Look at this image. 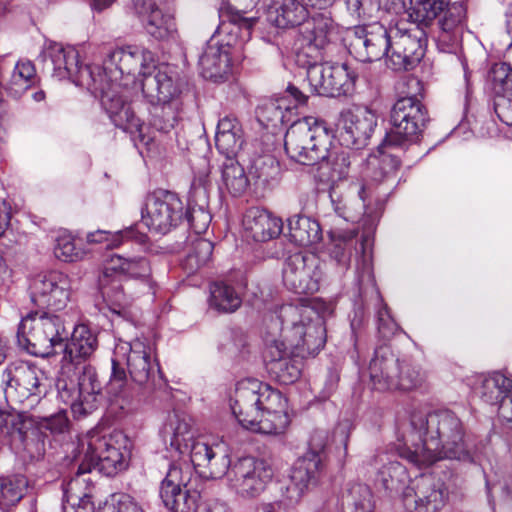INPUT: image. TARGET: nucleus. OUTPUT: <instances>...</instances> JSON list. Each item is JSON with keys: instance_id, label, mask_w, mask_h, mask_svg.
<instances>
[{"instance_id": "0e129e2a", "label": "nucleus", "mask_w": 512, "mask_h": 512, "mask_svg": "<svg viewBox=\"0 0 512 512\" xmlns=\"http://www.w3.org/2000/svg\"><path fill=\"white\" fill-rule=\"evenodd\" d=\"M378 330L384 338H389L398 330V325L391 317L387 306L378 311Z\"/></svg>"}, {"instance_id": "2f4dec72", "label": "nucleus", "mask_w": 512, "mask_h": 512, "mask_svg": "<svg viewBox=\"0 0 512 512\" xmlns=\"http://www.w3.org/2000/svg\"><path fill=\"white\" fill-rule=\"evenodd\" d=\"M112 369L105 393L110 408L115 412L126 413L132 410L134 396L124 368L111 359Z\"/></svg>"}, {"instance_id": "a878e982", "label": "nucleus", "mask_w": 512, "mask_h": 512, "mask_svg": "<svg viewBox=\"0 0 512 512\" xmlns=\"http://www.w3.org/2000/svg\"><path fill=\"white\" fill-rule=\"evenodd\" d=\"M376 126L377 116L373 111L367 108L347 110L340 115L337 137L342 146L362 149L368 145Z\"/></svg>"}, {"instance_id": "4be33fe9", "label": "nucleus", "mask_w": 512, "mask_h": 512, "mask_svg": "<svg viewBox=\"0 0 512 512\" xmlns=\"http://www.w3.org/2000/svg\"><path fill=\"white\" fill-rule=\"evenodd\" d=\"M72 279L58 270H51L37 275L31 282L32 302L39 307L55 311L63 310L71 301Z\"/></svg>"}, {"instance_id": "2eb2a0df", "label": "nucleus", "mask_w": 512, "mask_h": 512, "mask_svg": "<svg viewBox=\"0 0 512 512\" xmlns=\"http://www.w3.org/2000/svg\"><path fill=\"white\" fill-rule=\"evenodd\" d=\"M40 58L44 66L52 71V76L58 80H71L90 91L100 83L95 76V68L81 65L79 53L74 47H64L60 43L50 42L43 48Z\"/></svg>"}, {"instance_id": "4c0bfd02", "label": "nucleus", "mask_w": 512, "mask_h": 512, "mask_svg": "<svg viewBox=\"0 0 512 512\" xmlns=\"http://www.w3.org/2000/svg\"><path fill=\"white\" fill-rule=\"evenodd\" d=\"M380 462L376 483L389 492H399L409 479L406 468L398 461L391 460L387 454H382L375 459V465Z\"/></svg>"}, {"instance_id": "20e7f679", "label": "nucleus", "mask_w": 512, "mask_h": 512, "mask_svg": "<svg viewBox=\"0 0 512 512\" xmlns=\"http://www.w3.org/2000/svg\"><path fill=\"white\" fill-rule=\"evenodd\" d=\"M411 432L400 456L422 469L441 459L474 462L460 418L450 410L413 411Z\"/></svg>"}, {"instance_id": "423d86ee", "label": "nucleus", "mask_w": 512, "mask_h": 512, "mask_svg": "<svg viewBox=\"0 0 512 512\" xmlns=\"http://www.w3.org/2000/svg\"><path fill=\"white\" fill-rule=\"evenodd\" d=\"M160 435L163 442L183 458L188 457L193 468H208V476L221 478L230 466V457L223 443L208 445L194 437L188 420L177 413L168 416ZM205 476L207 474L203 472Z\"/></svg>"}, {"instance_id": "7ed1b4c3", "label": "nucleus", "mask_w": 512, "mask_h": 512, "mask_svg": "<svg viewBox=\"0 0 512 512\" xmlns=\"http://www.w3.org/2000/svg\"><path fill=\"white\" fill-rule=\"evenodd\" d=\"M337 215L347 221H359L362 236L359 248L355 230L329 232V256L335 262L338 273L348 270L353 253L356 255V275L360 287L374 285L372 254L370 247L377 222L384 208V200L378 194H328Z\"/></svg>"}, {"instance_id": "5fc2aeb1", "label": "nucleus", "mask_w": 512, "mask_h": 512, "mask_svg": "<svg viewBox=\"0 0 512 512\" xmlns=\"http://www.w3.org/2000/svg\"><path fill=\"white\" fill-rule=\"evenodd\" d=\"M449 2L450 0H419L411 17L415 22L427 26L448 7Z\"/></svg>"}, {"instance_id": "a211bd4d", "label": "nucleus", "mask_w": 512, "mask_h": 512, "mask_svg": "<svg viewBox=\"0 0 512 512\" xmlns=\"http://www.w3.org/2000/svg\"><path fill=\"white\" fill-rule=\"evenodd\" d=\"M332 20L324 15L309 19L300 28L297 41L295 62L305 68L307 73L315 66L324 65L322 61L328 57L331 49Z\"/></svg>"}, {"instance_id": "0eeeda50", "label": "nucleus", "mask_w": 512, "mask_h": 512, "mask_svg": "<svg viewBox=\"0 0 512 512\" xmlns=\"http://www.w3.org/2000/svg\"><path fill=\"white\" fill-rule=\"evenodd\" d=\"M403 85L406 95L399 98L390 113L391 130L386 134L381 147H405L415 143L429 120L428 111L418 97L422 91L421 81L409 76Z\"/></svg>"}, {"instance_id": "338daca9", "label": "nucleus", "mask_w": 512, "mask_h": 512, "mask_svg": "<svg viewBox=\"0 0 512 512\" xmlns=\"http://www.w3.org/2000/svg\"><path fill=\"white\" fill-rule=\"evenodd\" d=\"M498 416L502 424L512 429V392L509 393L498 405Z\"/></svg>"}, {"instance_id": "a19ab883", "label": "nucleus", "mask_w": 512, "mask_h": 512, "mask_svg": "<svg viewBox=\"0 0 512 512\" xmlns=\"http://www.w3.org/2000/svg\"><path fill=\"white\" fill-rule=\"evenodd\" d=\"M308 12L303 4L297 0H282L281 3L269 11V18L279 28L300 26L308 21Z\"/></svg>"}, {"instance_id": "bf43d9fd", "label": "nucleus", "mask_w": 512, "mask_h": 512, "mask_svg": "<svg viewBox=\"0 0 512 512\" xmlns=\"http://www.w3.org/2000/svg\"><path fill=\"white\" fill-rule=\"evenodd\" d=\"M97 512H143V510L130 495L116 493L111 495Z\"/></svg>"}, {"instance_id": "c85d7f7f", "label": "nucleus", "mask_w": 512, "mask_h": 512, "mask_svg": "<svg viewBox=\"0 0 512 512\" xmlns=\"http://www.w3.org/2000/svg\"><path fill=\"white\" fill-rule=\"evenodd\" d=\"M144 98L150 104L181 102V84L176 73L168 67L155 68L141 80Z\"/></svg>"}, {"instance_id": "13d9d810", "label": "nucleus", "mask_w": 512, "mask_h": 512, "mask_svg": "<svg viewBox=\"0 0 512 512\" xmlns=\"http://www.w3.org/2000/svg\"><path fill=\"white\" fill-rule=\"evenodd\" d=\"M54 254L63 262H74L81 257V252L76 248L73 237L65 231L56 238Z\"/></svg>"}, {"instance_id": "09e8293b", "label": "nucleus", "mask_w": 512, "mask_h": 512, "mask_svg": "<svg viewBox=\"0 0 512 512\" xmlns=\"http://www.w3.org/2000/svg\"><path fill=\"white\" fill-rule=\"evenodd\" d=\"M29 480L23 475L0 478V505L12 506L26 494Z\"/></svg>"}, {"instance_id": "f03ea898", "label": "nucleus", "mask_w": 512, "mask_h": 512, "mask_svg": "<svg viewBox=\"0 0 512 512\" xmlns=\"http://www.w3.org/2000/svg\"><path fill=\"white\" fill-rule=\"evenodd\" d=\"M264 341L269 373L281 384H292L300 378L303 359L325 345L324 319L308 305H283L267 325Z\"/></svg>"}, {"instance_id": "a18cd8bd", "label": "nucleus", "mask_w": 512, "mask_h": 512, "mask_svg": "<svg viewBox=\"0 0 512 512\" xmlns=\"http://www.w3.org/2000/svg\"><path fill=\"white\" fill-rule=\"evenodd\" d=\"M213 243L207 239L196 238L188 246L187 254L182 261L183 268L192 274L206 265L213 253Z\"/></svg>"}, {"instance_id": "393cba45", "label": "nucleus", "mask_w": 512, "mask_h": 512, "mask_svg": "<svg viewBox=\"0 0 512 512\" xmlns=\"http://www.w3.org/2000/svg\"><path fill=\"white\" fill-rule=\"evenodd\" d=\"M355 74L347 64H329L315 66L307 73L312 93L320 96L339 97L351 93Z\"/></svg>"}, {"instance_id": "37998d69", "label": "nucleus", "mask_w": 512, "mask_h": 512, "mask_svg": "<svg viewBox=\"0 0 512 512\" xmlns=\"http://www.w3.org/2000/svg\"><path fill=\"white\" fill-rule=\"evenodd\" d=\"M494 73V80L501 83L504 92L495 98V112L503 123L512 126V73H506L505 65H501Z\"/></svg>"}, {"instance_id": "4468645a", "label": "nucleus", "mask_w": 512, "mask_h": 512, "mask_svg": "<svg viewBox=\"0 0 512 512\" xmlns=\"http://www.w3.org/2000/svg\"><path fill=\"white\" fill-rule=\"evenodd\" d=\"M273 475V468L267 461L252 456L230 462L224 474L229 489L245 500L258 498L272 481Z\"/></svg>"}, {"instance_id": "69168bd1", "label": "nucleus", "mask_w": 512, "mask_h": 512, "mask_svg": "<svg viewBox=\"0 0 512 512\" xmlns=\"http://www.w3.org/2000/svg\"><path fill=\"white\" fill-rule=\"evenodd\" d=\"M352 7L358 17L363 20L372 18L378 11V5L374 0H355Z\"/></svg>"}, {"instance_id": "ea45409f", "label": "nucleus", "mask_w": 512, "mask_h": 512, "mask_svg": "<svg viewBox=\"0 0 512 512\" xmlns=\"http://www.w3.org/2000/svg\"><path fill=\"white\" fill-rule=\"evenodd\" d=\"M288 228L291 241L299 246L314 245L322 239L320 224L307 216H292L288 219Z\"/></svg>"}, {"instance_id": "680f3d73", "label": "nucleus", "mask_w": 512, "mask_h": 512, "mask_svg": "<svg viewBox=\"0 0 512 512\" xmlns=\"http://www.w3.org/2000/svg\"><path fill=\"white\" fill-rule=\"evenodd\" d=\"M39 427L50 431L52 434L65 433L69 429V419L66 411L61 410L54 415L41 419Z\"/></svg>"}, {"instance_id": "bb28decb", "label": "nucleus", "mask_w": 512, "mask_h": 512, "mask_svg": "<svg viewBox=\"0 0 512 512\" xmlns=\"http://www.w3.org/2000/svg\"><path fill=\"white\" fill-rule=\"evenodd\" d=\"M379 22L357 27L350 41V50L362 62H372L387 57L391 42V26Z\"/></svg>"}, {"instance_id": "cd10ccee", "label": "nucleus", "mask_w": 512, "mask_h": 512, "mask_svg": "<svg viewBox=\"0 0 512 512\" xmlns=\"http://www.w3.org/2000/svg\"><path fill=\"white\" fill-rule=\"evenodd\" d=\"M92 92L100 93L101 104L115 126L131 134L141 132V120L126 102L123 89H112L109 83L106 87L103 83V76L100 75V83Z\"/></svg>"}, {"instance_id": "e433bc0d", "label": "nucleus", "mask_w": 512, "mask_h": 512, "mask_svg": "<svg viewBox=\"0 0 512 512\" xmlns=\"http://www.w3.org/2000/svg\"><path fill=\"white\" fill-rule=\"evenodd\" d=\"M199 65L204 78L221 81L230 71L228 51L217 43H209L199 58Z\"/></svg>"}, {"instance_id": "5701e85b", "label": "nucleus", "mask_w": 512, "mask_h": 512, "mask_svg": "<svg viewBox=\"0 0 512 512\" xmlns=\"http://www.w3.org/2000/svg\"><path fill=\"white\" fill-rule=\"evenodd\" d=\"M183 209L178 194H149L142 210V221L152 233L165 235L182 220Z\"/></svg>"}, {"instance_id": "9b49d317", "label": "nucleus", "mask_w": 512, "mask_h": 512, "mask_svg": "<svg viewBox=\"0 0 512 512\" xmlns=\"http://www.w3.org/2000/svg\"><path fill=\"white\" fill-rule=\"evenodd\" d=\"M370 380L379 391L416 389L424 382L421 370L406 361H399L388 347L375 350L369 364Z\"/></svg>"}, {"instance_id": "603ef678", "label": "nucleus", "mask_w": 512, "mask_h": 512, "mask_svg": "<svg viewBox=\"0 0 512 512\" xmlns=\"http://www.w3.org/2000/svg\"><path fill=\"white\" fill-rule=\"evenodd\" d=\"M509 465L511 469L509 476H507L508 471L506 467L495 471L493 475H486V488L490 504H492L495 497L507 499L512 494L507 479L509 478L512 481V451L509 456Z\"/></svg>"}, {"instance_id": "1a4fd4ad", "label": "nucleus", "mask_w": 512, "mask_h": 512, "mask_svg": "<svg viewBox=\"0 0 512 512\" xmlns=\"http://www.w3.org/2000/svg\"><path fill=\"white\" fill-rule=\"evenodd\" d=\"M331 136L323 122L308 116L294 122L285 134L284 148L294 161L311 165L325 157Z\"/></svg>"}, {"instance_id": "c9c22d12", "label": "nucleus", "mask_w": 512, "mask_h": 512, "mask_svg": "<svg viewBox=\"0 0 512 512\" xmlns=\"http://www.w3.org/2000/svg\"><path fill=\"white\" fill-rule=\"evenodd\" d=\"M474 391L485 403L497 406L512 392V379L501 372L479 375L475 379Z\"/></svg>"}, {"instance_id": "412c9836", "label": "nucleus", "mask_w": 512, "mask_h": 512, "mask_svg": "<svg viewBox=\"0 0 512 512\" xmlns=\"http://www.w3.org/2000/svg\"><path fill=\"white\" fill-rule=\"evenodd\" d=\"M193 469L184 459V467L173 463L161 483L160 497L172 512H195L198 506L196 491L186 489L191 480Z\"/></svg>"}, {"instance_id": "72a5a7b5", "label": "nucleus", "mask_w": 512, "mask_h": 512, "mask_svg": "<svg viewBox=\"0 0 512 512\" xmlns=\"http://www.w3.org/2000/svg\"><path fill=\"white\" fill-rule=\"evenodd\" d=\"M136 9L145 23L148 34L157 40L174 38L177 33L174 18L169 14H164L154 2L148 0L144 1L141 6L136 4Z\"/></svg>"}, {"instance_id": "b1692460", "label": "nucleus", "mask_w": 512, "mask_h": 512, "mask_svg": "<svg viewBox=\"0 0 512 512\" xmlns=\"http://www.w3.org/2000/svg\"><path fill=\"white\" fill-rule=\"evenodd\" d=\"M447 499L445 483L432 475H421L403 491L405 507L415 512H438Z\"/></svg>"}, {"instance_id": "8fccbe9b", "label": "nucleus", "mask_w": 512, "mask_h": 512, "mask_svg": "<svg viewBox=\"0 0 512 512\" xmlns=\"http://www.w3.org/2000/svg\"><path fill=\"white\" fill-rule=\"evenodd\" d=\"M107 240L105 247L107 249H116L125 242L132 240L141 245L146 252L156 253L152 245L148 243L149 238L145 233L136 230V226H129L122 230L111 232L107 230Z\"/></svg>"}, {"instance_id": "e2e57ef3", "label": "nucleus", "mask_w": 512, "mask_h": 512, "mask_svg": "<svg viewBox=\"0 0 512 512\" xmlns=\"http://www.w3.org/2000/svg\"><path fill=\"white\" fill-rule=\"evenodd\" d=\"M353 428V422L348 418L341 419L334 428L333 441L336 444L342 445L343 457L347 456L348 442Z\"/></svg>"}, {"instance_id": "dca6fc26", "label": "nucleus", "mask_w": 512, "mask_h": 512, "mask_svg": "<svg viewBox=\"0 0 512 512\" xmlns=\"http://www.w3.org/2000/svg\"><path fill=\"white\" fill-rule=\"evenodd\" d=\"M112 359L122 366L125 362L132 380L145 385L161 377L156 347L147 339L136 338L131 342L119 340L114 347Z\"/></svg>"}, {"instance_id": "052dcab7", "label": "nucleus", "mask_w": 512, "mask_h": 512, "mask_svg": "<svg viewBox=\"0 0 512 512\" xmlns=\"http://www.w3.org/2000/svg\"><path fill=\"white\" fill-rule=\"evenodd\" d=\"M216 147L227 158H235L244 143L243 133L216 134Z\"/></svg>"}, {"instance_id": "f257e3e1", "label": "nucleus", "mask_w": 512, "mask_h": 512, "mask_svg": "<svg viewBox=\"0 0 512 512\" xmlns=\"http://www.w3.org/2000/svg\"><path fill=\"white\" fill-rule=\"evenodd\" d=\"M62 319L47 312L34 311L23 317L17 330L18 345L29 354L46 358L64 347L58 398L70 406L75 417L91 413L101 395L102 386L95 368L88 363L98 348L97 334L86 324L74 327L68 342Z\"/></svg>"}, {"instance_id": "4d7b16f0", "label": "nucleus", "mask_w": 512, "mask_h": 512, "mask_svg": "<svg viewBox=\"0 0 512 512\" xmlns=\"http://www.w3.org/2000/svg\"><path fill=\"white\" fill-rule=\"evenodd\" d=\"M79 484L78 478L71 480L65 491L66 503L63 504V512H94L95 507L88 494L76 495L74 490Z\"/></svg>"}, {"instance_id": "79ce46f5", "label": "nucleus", "mask_w": 512, "mask_h": 512, "mask_svg": "<svg viewBox=\"0 0 512 512\" xmlns=\"http://www.w3.org/2000/svg\"><path fill=\"white\" fill-rule=\"evenodd\" d=\"M208 306L220 313H232L236 311L242 299L234 287L223 282H215L210 285Z\"/></svg>"}, {"instance_id": "6e6d98bb", "label": "nucleus", "mask_w": 512, "mask_h": 512, "mask_svg": "<svg viewBox=\"0 0 512 512\" xmlns=\"http://www.w3.org/2000/svg\"><path fill=\"white\" fill-rule=\"evenodd\" d=\"M186 202L187 208L184 215L190 227L196 234L205 233L212 220L210 212L205 209L204 204H194L190 194L187 195Z\"/></svg>"}, {"instance_id": "ddd939ff", "label": "nucleus", "mask_w": 512, "mask_h": 512, "mask_svg": "<svg viewBox=\"0 0 512 512\" xmlns=\"http://www.w3.org/2000/svg\"><path fill=\"white\" fill-rule=\"evenodd\" d=\"M109 271L120 272L130 278L139 279L145 283L148 289H151L150 262L145 257L124 258L120 255H113L105 266L103 278L100 280L102 296L113 314L127 318L129 311L121 286L115 282L111 286L105 284Z\"/></svg>"}, {"instance_id": "39448f33", "label": "nucleus", "mask_w": 512, "mask_h": 512, "mask_svg": "<svg viewBox=\"0 0 512 512\" xmlns=\"http://www.w3.org/2000/svg\"><path fill=\"white\" fill-rule=\"evenodd\" d=\"M230 407L239 424L254 432L280 434L290 423L285 397L258 379L238 381L230 396Z\"/></svg>"}, {"instance_id": "7c9ffc66", "label": "nucleus", "mask_w": 512, "mask_h": 512, "mask_svg": "<svg viewBox=\"0 0 512 512\" xmlns=\"http://www.w3.org/2000/svg\"><path fill=\"white\" fill-rule=\"evenodd\" d=\"M352 153L342 148L330 149L321 158L315 179L329 190H334L338 184L347 179L350 171Z\"/></svg>"}, {"instance_id": "c756f323", "label": "nucleus", "mask_w": 512, "mask_h": 512, "mask_svg": "<svg viewBox=\"0 0 512 512\" xmlns=\"http://www.w3.org/2000/svg\"><path fill=\"white\" fill-rule=\"evenodd\" d=\"M243 236L255 242H266L278 237L283 229L282 220L267 210L249 208L242 219Z\"/></svg>"}, {"instance_id": "de8ad7c7", "label": "nucleus", "mask_w": 512, "mask_h": 512, "mask_svg": "<svg viewBox=\"0 0 512 512\" xmlns=\"http://www.w3.org/2000/svg\"><path fill=\"white\" fill-rule=\"evenodd\" d=\"M343 501L351 512H373L374 510L372 491L366 484H350L343 495Z\"/></svg>"}, {"instance_id": "aec40b11", "label": "nucleus", "mask_w": 512, "mask_h": 512, "mask_svg": "<svg viewBox=\"0 0 512 512\" xmlns=\"http://www.w3.org/2000/svg\"><path fill=\"white\" fill-rule=\"evenodd\" d=\"M322 277L321 260L313 253L297 252L285 260L283 283L296 294L317 292Z\"/></svg>"}, {"instance_id": "58836bf2", "label": "nucleus", "mask_w": 512, "mask_h": 512, "mask_svg": "<svg viewBox=\"0 0 512 512\" xmlns=\"http://www.w3.org/2000/svg\"><path fill=\"white\" fill-rule=\"evenodd\" d=\"M466 9L461 3H453L445 8L444 16L439 20V42L447 48L458 41L464 21Z\"/></svg>"}, {"instance_id": "f8f14e48", "label": "nucleus", "mask_w": 512, "mask_h": 512, "mask_svg": "<svg viewBox=\"0 0 512 512\" xmlns=\"http://www.w3.org/2000/svg\"><path fill=\"white\" fill-rule=\"evenodd\" d=\"M150 60V52L137 45H125L116 47L110 51L103 62V71L95 68V76L100 80L103 76V83L107 87V83L112 89H124L129 82H121L125 78L134 82L137 75L147 74V62Z\"/></svg>"}, {"instance_id": "864d4df0", "label": "nucleus", "mask_w": 512, "mask_h": 512, "mask_svg": "<svg viewBox=\"0 0 512 512\" xmlns=\"http://www.w3.org/2000/svg\"><path fill=\"white\" fill-rule=\"evenodd\" d=\"M284 99L269 100L257 108L259 121L266 126L276 127L284 123L289 107L285 106Z\"/></svg>"}, {"instance_id": "774afa93", "label": "nucleus", "mask_w": 512, "mask_h": 512, "mask_svg": "<svg viewBox=\"0 0 512 512\" xmlns=\"http://www.w3.org/2000/svg\"><path fill=\"white\" fill-rule=\"evenodd\" d=\"M243 133L242 127L237 118L225 116L219 120L216 134Z\"/></svg>"}, {"instance_id": "49530a36", "label": "nucleus", "mask_w": 512, "mask_h": 512, "mask_svg": "<svg viewBox=\"0 0 512 512\" xmlns=\"http://www.w3.org/2000/svg\"><path fill=\"white\" fill-rule=\"evenodd\" d=\"M151 105V125L164 133L171 131L179 121L182 102Z\"/></svg>"}, {"instance_id": "6ab92c4d", "label": "nucleus", "mask_w": 512, "mask_h": 512, "mask_svg": "<svg viewBox=\"0 0 512 512\" xmlns=\"http://www.w3.org/2000/svg\"><path fill=\"white\" fill-rule=\"evenodd\" d=\"M45 372L37 365L17 360L9 363L1 374V383L5 396L23 402L31 396L45 393Z\"/></svg>"}, {"instance_id": "3c124183", "label": "nucleus", "mask_w": 512, "mask_h": 512, "mask_svg": "<svg viewBox=\"0 0 512 512\" xmlns=\"http://www.w3.org/2000/svg\"><path fill=\"white\" fill-rule=\"evenodd\" d=\"M223 188L228 192H241L246 189L248 179L244 169L235 158H227L222 164Z\"/></svg>"}, {"instance_id": "473e14b6", "label": "nucleus", "mask_w": 512, "mask_h": 512, "mask_svg": "<svg viewBox=\"0 0 512 512\" xmlns=\"http://www.w3.org/2000/svg\"><path fill=\"white\" fill-rule=\"evenodd\" d=\"M400 167L398 156L380 151V154L368 158V172L365 176L361 192L377 189L379 185L393 182Z\"/></svg>"}, {"instance_id": "9d476101", "label": "nucleus", "mask_w": 512, "mask_h": 512, "mask_svg": "<svg viewBox=\"0 0 512 512\" xmlns=\"http://www.w3.org/2000/svg\"><path fill=\"white\" fill-rule=\"evenodd\" d=\"M127 457V451L116 446L113 437L91 430L79 438L75 455V459L80 461L77 474L82 475L92 468H98L105 475L113 476L127 467Z\"/></svg>"}, {"instance_id": "f704fd0d", "label": "nucleus", "mask_w": 512, "mask_h": 512, "mask_svg": "<svg viewBox=\"0 0 512 512\" xmlns=\"http://www.w3.org/2000/svg\"><path fill=\"white\" fill-rule=\"evenodd\" d=\"M219 13L221 18L228 21V24L223 23L220 30L235 36V39H229L226 45L243 44L251 38L252 29L257 22V18L243 16L241 11L229 3H222Z\"/></svg>"}, {"instance_id": "f3484780", "label": "nucleus", "mask_w": 512, "mask_h": 512, "mask_svg": "<svg viewBox=\"0 0 512 512\" xmlns=\"http://www.w3.org/2000/svg\"><path fill=\"white\" fill-rule=\"evenodd\" d=\"M390 33L387 67L394 71L413 69L424 56L425 32L414 24L397 21Z\"/></svg>"}, {"instance_id": "c03bdc74", "label": "nucleus", "mask_w": 512, "mask_h": 512, "mask_svg": "<svg viewBox=\"0 0 512 512\" xmlns=\"http://www.w3.org/2000/svg\"><path fill=\"white\" fill-rule=\"evenodd\" d=\"M36 76L34 65L29 61H19L5 85V90L11 97L20 98L33 84Z\"/></svg>"}, {"instance_id": "6e6552de", "label": "nucleus", "mask_w": 512, "mask_h": 512, "mask_svg": "<svg viewBox=\"0 0 512 512\" xmlns=\"http://www.w3.org/2000/svg\"><path fill=\"white\" fill-rule=\"evenodd\" d=\"M326 445L325 436L316 432L310 440L311 451L294 463L290 482L282 491L281 499L274 502H264L259 505L261 512H291L301 500L305 491L317 483L320 469L321 457L319 451Z\"/></svg>"}]
</instances>
